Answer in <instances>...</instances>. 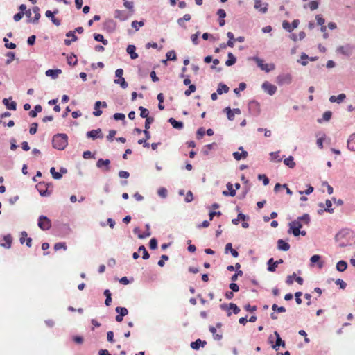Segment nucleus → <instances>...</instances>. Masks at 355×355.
<instances>
[{"label":"nucleus","mask_w":355,"mask_h":355,"mask_svg":"<svg viewBox=\"0 0 355 355\" xmlns=\"http://www.w3.org/2000/svg\"><path fill=\"white\" fill-rule=\"evenodd\" d=\"M353 237V232L348 229H343L336 234L335 239L338 243L340 248H345L352 245V239Z\"/></svg>","instance_id":"f257e3e1"},{"label":"nucleus","mask_w":355,"mask_h":355,"mask_svg":"<svg viewBox=\"0 0 355 355\" xmlns=\"http://www.w3.org/2000/svg\"><path fill=\"white\" fill-rule=\"evenodd\" d=\"M311 222V218L309 214H304L302 216H299L296 220L291 221L288 223V234H292L295 232V230H299L303 225H309Z\"/></svg>","instance_id":"f03ea898"},{"label":"nucleus","mask_w":355,"mask_h":355,"mask_svg":"<svg viewBox=\"0 0 355 355\" xmlns=\"http://www.w3.org/2000/svg\"><path fill=\"white\" fill-rule=\"evenodd\" d=\"M53 147L58 150H64L68 145V137L64 133H58L53 137Z\"/></svg>","instance_id":"7ed1b4c3"},{"label":"nucleus","mask_w":355,"mask_h":355,"mask_svg":"<svg viewBox=\"0 0 355 355\" xmlns=\"http://www.w3.org/2000/svg\"><path fill=\"white\" fill-rule=\"evenodd\" d=\"M251 60H254L257 66L263 71H265L266 72H269L271 70H273L275 69V65L273 64H264L263 60L260 59L259 58L254 56L250 58Z\"/></svg>","instance_id":"20e7f679"},{"label":"nucleus","mask_w":355,"mask_h":355,"mask_svg":"<svg viewBox=\"0 0 355 355\" xmlns=\"http://www.w3.org/2000/svg\"><path fill=\"white\" fill-rule=\"evenodd\" d=\"M37 225L42 230H48L51 227V221L48 217L42 215L38 218Z\"/></svg>","instance_id":"39448f33"},{"label":"nucleus","mask_w":355,"mask_h":355,"mask_svg":"<svg viewBox=\"0 0 355 355\" xmlns=\"http://www.w3.org/2000/svg\"><path fill=\"white\" fill-rule=\"evenodd\" d=\"M51 184H49V183H45L44 182H39L37 185H36V189L37 190L39 191L40 194L42 196H50L51 194V192L49 191L48 190V187L49 186H50Z\"/></svg>","instance_id":"423d86ee"},{"label":"nucleus","mask_w":355,"mask_h":355,"mask_svg":"<svg viewBox=\"0 0 355 355\" xmlns=\"http://www.w3.org/2000/svg\"><path fill=\"white\" fill-rule=\"evenodd\" d=\"M292 81L291 74H281L277 77V83L279 85H289Z\"/></svg>","instance_id":"0eeeda50"},{"label":"nucleus","mask_w":355,"mask_h":355,"mask_svg":"<svg viewBox=\"0 0 355 355\" xmlns=\"http://www.w3.org/2000/svg\"><path fill=\"white\" fill-rule=\"evenodd\" d=\"M262 89L270 96L275 94L277 91V87L268 81L262 84Z\"/></svg>","instance_id":"6e6552de"},{"label":"nucleus","mask_w":355,"mask_h":355,"mask_svg":"<svg viewBox=\"0 0 355 355\" xmlns=\"http://www.w3.org/2000/svg\"><path fill=\"white\" fill-rule=\"evenodd\" d=\"M145 227L146 229V232H145L143 234H140V229L139 227H136L134 228L133 230V232L135 234H138V238L140 239H145L146 237H148L151 235V232H150V225L149 224H146L145 225Z\"/></svg>","instance_id":"1a4fd4ad"},{"label":"nucleus","mask_w":355,"mask_h":355,"mask_svg":"<svg viewBox=\"0 0 355 355\" xmlns=\"http://www.w3.org/2000/svg\"><path fill=\"white\" fill-rule=\"evenodd\" d=\"M268 6L267 3H262L261 0H254V8L261 13H266L268 11Z\"/></svg>","instance_id":"9d476101"},{"label":"nucleus","mask_w":355,"mask_h":355,"mask_svg":"<svg viewBox=\"0 0 355 355\" xmlns=\"http://www.w3.org/2000/svg\"><path fill=\"white\" fill-rule=\"evenodd\" d=\"M87 137L88 138H92V139H96L97 138H103V134L102 132V130L101 128H98L96 130H92L90 131H88L87 132Z\"/></svg>","instance_id":"9b49d317"},{"label":"nucleus","mask_w":355,"mask_h":355,"mask_svg":"<svg viewBox=\"0 0 355 355\" xmlns=\"http://www.w3.org/2000/svg\"><path fill=\"white\" fill-rule=\"evenodd\" d=\"M274 334L276 337V341L274 345H272V349L277 351L279 349V347L282 346L283 347H285V342L281 338L279 334L277 331H275Z\"/></svg>","instance_id":"f8f14e48"},{"label":"nucleus","mask_w":355,"mask_h":355,"mask_svg":"<svg viewBox=\"0 0 355 355\" xmlns=\"http://www.w3.org/2000/svg\"><path fill=\"white\" fill-rule=\"evenodd\" d=\"M248 109L254 114H259V103L256 101H251L248 103Z\"/></svg>","instance_id":"ddd939ff"},{"label":"nucleus","mask_w":355,"mask_h":355,"mask_svg":"<svg viewBox=\"0 0 355 355\" xmlns=\"http://www.w3.org/2000/svg\"><path fill=\"white\" fill-rule=\"evenodd\" d=\"M239 150H241L242 152L241 153H239V152H234L233 153V157L234 158L236 159V160H241V159H245L248 155V153L247 151H245L243 150V148L242 146H240L239 148Z\"/></svg>","instance_id":"4468645a"},{"label":"nucleus","mask_w":355,"mask_h":355,"mask_svg":"<svg viewBox=\"0 0 355 355\" xmlns=\"http://www.w3.org/2000/svg\"><path fill=\"white\" fill-rule=\"evenodd\" d=\"M110 161L107 159H99L96 162V167L98 168H101L103 166H105L104 171H110Z\"/></svg>","instance_id":"2eb2a0df"},{"label":"nucleus","mask_w":355,"mask_h":355,"mask_svg":"<svg viewBox=\"0 0 355 355\" xmlns=\"http://www.w3.org/2000/svg\"><path fill=\"white\" fill-rule=\"evenodd\" d=\"M45 16L50 19L52 21V23L55 25L56 26H59L61 24V21L59 19L55 17L54 12H53L51 10H47L45 12Z\"/></svg>","instance_id":"dca6fc26"},{"label":"nucleus","mask_w":355,"mask_h":355,"mask_svg":"<svg viewBox=\"0 0 355 355\" xmlns=\"http://www.w3.org/2000/svg\"><path fill=\"white\" fill-rule=\"evenodd\" d=\"M114 17L120 21H125L128 19L129 15L125 10H116L114 11Z\"/></svg>","instance_id":"f3484780"},{"label":"nucleus","mask_w":355,"mask_h":355,"mask_svg":"<svg viewBox=\"0 0 355 355\" xmlns=\"http://www.w3.org/2000/svg\"><path fill=\"white\" fill-rule=\"evenodd\" d=\"M116 23L113 19H107L104 22V28L108 32H113L116 28Z\"/></svg>","instance_id":"a211bd4d"},{"label":"nucleus","mask_w":355,"mask_h":355,"mask_svg":"<svg viewBox=\"0 0 355 355\" xmlns=\"http://www.w3.org/2000/svg\"><path fill=\"white\" fill-rule=\"evenodd\" d=\"M33 12L35 13V17L33 19H28V22L31 23H33V24H37L41 17L40 15V8L39 7L37 6H35L33 8Z\"/></svg>","instance_id":"6ab92c4d"},{"label":"nucleus","mask_w":355,"mask_h":355,"mask_svg":"<svg viewBox=\"0 0 355 355\" xmlns=\"http://www.w3.org/2000/svg\"><path fill=\"white\" fill-rule=\"evenodd\" d=\"M136 47L132 44L127 46L126 51L130 55L131 59L135 60L138 58V54L135 52Z\"/></svg>","instance_id":"aec40b11"},{"label":"nucleus","mask_w":355,"mask_h":355,"mask_svg":"<svg viewBox=\"0 0 355 355\" xmlns=\"http://www.w3.org/2000/svg\"><path fill=\"white\" fill-rule=\"evenodd\" d=\"M277 248L279 250L288 251L290 249V245L283 239L277 241Z\"/></svg>","instance_id":"412c9836"},{"label":"nucleus","mask_w":355,"mask_h":355,"mask_svg":"<svg viewBox=\"0 0 355 355\" xmlns=\"http://www.w3.org/2000/svg\"><path fill=\"white\" fill-rule=\"evenodd\" d=\"M62 73L61 69H48L45 74L46 76L51 77L53 79L58 78V75Z\"/></svg>","instance_id":"4be33fe9"},{"label":"nucleus","mask_w":355,"mask_h":355,"mask_svg":"<svg viewBox=\"0 0 355 355\" xmlns=\"http://www.w3.org/2000/svg\"><path fill=\"white\" fill-rule=\"evenodd\" d=\"M168 121L175 129L182 130L184 127V124L182 121H178L174 118H170Z\"/></svg>","instance_id":"5701e85b"},{"label":"nucleus","mask_w":355,"mask_h":355,"mask_svg":"<svg viewBox=\"0 0 355 355\" xmlns=\"http://www.w3.org/2000/svg\"><path fill=\"white\" fill-rule=\"evenodd\" d=\"M3 240L5 241L4 243H0V245L9 249L11 247V244L12 242V238L10 234H7L3 236Z\"/></svg>","instance_id":"b1692460"},{"label":"nucleus","mask_w":355,"mask_h":355,"mask_svg":"<svg viewBox=\"0 0 355 355\" xmlns=\"http://www.w3.org/2000/svg\"><path fill=\"white\" fill-rule=\"evenodd\" d=\"M347 148L349 150L355 151V133L349 136L347 140Z\"/></svg>","instance_id":"393cba45"},{"label":"nucleus","mask_w":355,"mask_h":355,"mask_svg":"<svg viewBox=\"0 0 355 355\" xmlns=\"http://www.w3.org/2000/svg\"><path fill=\"white\" fill-rule=\"evenodd\" d=\"M3 103L6 107L7 109L10 110H16L17 109V103L15 101L9 102V99L3 98Z\"/></svg>","instance_id":"a878e982"},{"label":"nucleus","mask_w":355,"mask_h":355,"mask_svg":"<svg viewBox=\"0 0 355 355\" xmlns=\"http://www.w3.org/2000/svg\"><path fill=\"white\" fill-rule=\"evenodd\" d=\"M207 344L206 341H202L200 339H197L194 342H191V347L193 349H198L200 346L204 347Z\"/></svg>","instance_id":"bb28decb"},{"label":"nucleus","mask_w":355,"mask_h":355,"mask_svg":"<svg viewBox=\"0 0 355 355\" xmlns=\"http://www.w3.org/2000/svg\"><path fill=\"white\" fill-rule=\"evenodd\" d=\"M227 188L229 190V191H223V195L226 196H230L232 197L236 195V190L233 189V185L230 182H228L227 184Z\"/></svg>","instance_id":"cd10ccee"},{"label":"nucleus","mask_w":355,"mask_h":355,"mask_svg":"<svg viewBox=\"0 0 355 355\" xmlns=\"http://www.w3.org/2000/svg\"><path fill=\"white\" fill-rule=\"evenodd\" d=\"M337 52L343 55L349 56L351 53L350 48L349 46H340L337 48Z\"/></svg>","instance_id":"c85d7f7f"},{"label":"nucleus","mask_w":355,"mask_h":355,"mask_svg":"<svg viewBox=\"0 0 355 355\" xmlns=\"http://www.w3.org/2000/svg\"><path fill=\"white\" fill-rule=\"evenodd\" d=\"M229 92V87L224 83H220L217 89V94L220 95L223 93H227Z\"/></svg>","instance_id":"c756f323"},{"label":"nucleus","mask_w":355,"mask_h":355,"mask_svg":"<svg viewBox=\"0 0 355 355\" xmlns=\"http://www.w3.org/2000/svg\"><path fill=\"white\" fill-rule=\"evenodd\" d=\"M228 59L225 62V64L228 67L232 66L236 62V57L232 53H228L227 54Z\"/></svg>","instance_id":"7c9ffc66"},{"label":"nucleus","mask_w":355,"mask_h":355,"mask_svg":"<svg viewBox=\"0 0 355 355\" xmlns=\"http://www.w3.org/2000/svg\"><path fill=\"white\" fill-rule=\"evenodd\" d=\"M347 268V263L345 261H339L336 264V270L339 272H344Z\"/></svg>","instance_id":"2f4dec72"},{"label":"nucleus","mask_w":355,"mask_h":355,"mask_svg":"<svg viewBox=\"0 0 355 355\" xmlns=\"http://www.w3.org/2000/svg\"><path fill=\"white\" fill-rule=\"evenodd\" d=\"M284 164L291 168H293L295 166V162L293 156H289L284 160Z\"/></svg>","instance_id":"473e14b6"},{"label":"nucleus","mask_w":355,"mask_h":355,"mask_svg":"<svg viewBox=\"0 0 355 355\" xmlns=\"http://www.w3.org/2000/svg\"><path fill=\"white\" fill-rule=\"evenodd\" d=\"M103 294L106 297L105 304L108 306L112 302V293L109 289H105L103 292Z\"/></svg>","instance_id":"72a5a7b5"},{"label":"nucleus","mask_w":355,"mask_h":355,"mask_svg":"<svg viewBox=\"0 0 355 355\" xmlns=\"http://www.w3.org/2000/svg\"><path fill=\"white\" fill-rule=\"evenodd\" d=\"M42 107L40 105H37L34 107V110H31L29 112V116L32 118H35L37 116V113L42 112Z\"/></svg>","instance_id":"f704fd0d"},{"label":"nucleus","mask_w":355,"mask_h":355,"mask_svg":"<svg viewBox=\"0 0 355 355\" xmlns=\"http://www.w3.org/2000/svg\"><path fill=\"white\" fill-rule=\"evenodd\" d=\"M332 113L331 111H326L322 115V119H318V122L321 123L322 121H328L331 119Z\"/></svg>","instance_id":"c9c22d12"},{"label":"nucleus","mask_w":355,"mask_h":355,"mask_svg":"<svg viewBox=\"0 0 355 355\" xmlns=\"http://www.w3.org/2000/svg\"><path fill=\"white\" fill-rule=\"evenodd\" d=\"M268 267V270L270 272H275L277 268V264L275 263V261H274L273 258H270L267 263Z\"/></svg>","instance_id":"e433bc0d"},{"label":"nucleus","mask_w":355,"mask_h":355,"mask_svg":"<svg viewBox=\"0 0 355 355\" xmlns=\"http://www.w3.org/2000/svg\"><path fill=\"white\" fill-rule=\"evenodd\" d=\"M101 105V101H96L94 104V111L93 112V114L96 116H99L102 114V111L100 110V107Z\"/></svg>","instance_id":"4c0bfd02"},{"label":"nucleus","mask_w":355,"mask_h":355,"mask_svg":"<svg viewBox=\"0 0 355 355\" xmlns=\"http://www.w3.org/2000/svg\"><path fill=\"white\" fill-rule=\"evenodd\" d=\"M279 154V151L271 152L270 153V155L271 157L270 161H272V162H282V158L280 157Z\"/></svg>","instance_id":"58836bf2"},{"label":"nucleus","mask_w":355,"mask_h":355,"mask_svg":"<svg viewBox=\"0 0 355 355\" xmlns=\"http://www.w3.org/2000/svg\"><path fill=\"white\" fill-rule=\"evenodd\" d=\"M320 259H321V257L320 255L315 254V255H313L311 257L310 261H311V262L312 263H315L318 262V267H319V268H322L323 267V262H319Z\"/></svg>","instance_id":"ea45409f"},{"label":"nucleus","mask_w":355,"mask_h":355,"mask_svg":"<svg viewBox=\"0 0 355 355\" xmlns=\"http://www.w3.org/2000/svg\"><path fill=\"white\" fill-rule=\"evenodd\" d=\"M94 38L97 42H101L104 45H107L108 44V41L104 39L103 35L99 33H94Z\"/></svg>","instance_id":"a19ab883"},{"label":"nucleus","mask_w":355,"mask_h":355,"mask_svg":"<svg viewBox=\"0 0 355 355\" xmlns=\"http://www.w3.org/2000/svg\"><path fill=\"white\" fill-rule=\"evenodd\" d=\"M114 83L115 84H119L120 86L123 88V89H125L128 87V83L125 81V78L123 77V78H118V79H115L114 80Z\"/></svg>","instance_id":"79ce46f5"},{"label":"nucleus","mask_w":355,"mask_h":355,"mask_svg":"<svg viewBox=\"0 0 355 355\" xmlns=\"http://www.w3.org/2000/svg\"><path fill=\"white\" fill-rule=\"evenodd\" d=\"M115 311L119 315L124 317L128 314V311L125 307L117 306Z\"/></svg>","instance_id":"37998d69"},{"label":"nucleus","mask_w":355,"mask_h":355,"mask_svg":"<svg viewBox=\"0 0 355 355\" xmlns=\"http://www.w3.org/2000/svg\"><path fill=\"white\" fill-rule=\"evenodd\" d=\"M224 112H226L227 117L230 121H233L234 119V112L231 110L230 107H227L223 110Z\"/></svg>","instance_id":"c03bdc74"},{"label":"nucleus","mask_w":355,"mask_h":355,"mask_svg":"<svg viewBox=\"0 0 355 355\" xmlns=\"http://www.w3.org/2000/svg\"><path fill=\"white\" fill-rule=\"evenodd\" d=\"M144 25V21H133L131 24V26L133 28H135V31H137L139 30L140 27H142Z\"/></svg>","instance_id":"a18cd8bd"},{"label":"nucleus","mask_w":355,"mask_h":355,"mask_svg":"<svg viewBox=\"0 0 355 355\" xmlns=\"http://www.w3.org/2000/svg\"><path fill=\"white\" fill-rule=\"evenodd\" d=\"M227 36L229 38V40L227 42V45L230 47H233L234 42L236 41L234 37V34L232 32H228L227 33Z\"/></svg>","instance_id":"49530a36"},{"label":"nucleus","mask_w":355,"mask_h":355,"mask_svg":"<svg viewBox=\"0 0 355 355\" xmlns=\"http://www.w3.org/2000/svg\"><path fill=\"white\" fill-rule=\"evenodd\" d=\"M138 251L139 252H142V253H143L142 258L144 260H146V259H149L150 254H149V253L148 252V251L146 250V248L144 245L139 246V248H138Z\"/></svg>","instance_id":"de8ad7c7"},{"label":"nucleus","mask_w":355,"mask_h":355,"mask_svg":"<svg viewBox=\"0 0 355 355\" xmlns=\"http://www.w3.org/2000/svg\"><path fill=\"white\" fill-rule=\"evenodd\" d=\"M216 145V144L214 142L210 144L205 145L202 150V153L205 155H207L209 154V150L213 149L214 146Z\"/></svg>","instance_id":"09e8293b"},{"label":"nucleus","mask_w":355,"mask_h":355,"mask_svg":"<svg viewBox=\"0 0 355 355\" xmlns=\"http://www.w3.org/2000/svg\"><path fill=\"white\" fill-rule=\"evenodd\" d=\"M139 110H140V116L141 118H149L150 116H148L149 115V111L148 109L146 108H144V107L142 106H140L139 107Z\"/></svg>","instance_id":"8fccbe9b"},{"label":"nucleus","mask_w":355,"mask_h":355,"mask_svg":"<svg viewBox=\"0 0 355 355\" xmlns=\"http://www.w3.org/2000/svg\"><path fill=\"white\" fill-rule=\"evenodd\" d=\"M166 56L168 60L175 61L177 60L176 53L174 50H171L167 52Z\"/></svg>","instance_id":"3c124183"},{"label":"nucleus","mask_w":355,"mask_h":355,"mask_svg":"<svg viewBox=\"0 0 355 355\" xmlns=\"http://www.w3.org/2000/svg\"><path fill=\"white\" fill-rule=\"evenodd\" d=\"M50 173H51L53 178L55 180H60L62 177V175L60 173L55 171V169L54 167L51 168Z\"/></svg>","instance_id":"603ef678"},{"label":"nucleus","mask_w":355,"mask_h":355,"mask_svg":"<svg viewBox=\"0 0 355 355\" xmlns=\"http://www.w3.org/2000/svg\"><path fill=\"white\" fill-rule=\"evenodd\" d=\"M67 63L69 65H76L77 64V59L74 54H71L70 56L67 57Z\"/></svg>","instance_id":"864d4df0"},{"label":"nucleus","mask_w":355,"mask_h":355,"mask_svg":"<svg viewBox=\"0 0 355 355\" xmlns=\"http://www.w3.org/2000/svg\"><path fill=\"white\" fill-rule=\"evenodd\" d=\"M246 88V84L245 83H240L238 88H235L234 89V92L239 96L240 94V91H243Z\"/></svg>","instance_id":"5fc2aeb1"},{"label":"nucleus","mask_w":355,"mask_h":355,"mask_svg":"<svg viewBox=\"0 0 355 355\" xmlns=\"http://www.w3.org/2000/svg\"><path fill=\"white\" fill-rule=\"evenodd\" d=\"M196 89V87L195 85L192 84L189 85V88L184 92V95L187 96H190L192 93H193Z\"/></svg>","instance_id":"6e6d98bb"},{"label":"nucleus","mask_w":355,"mask_h":355,"mask_svg":"<svg viewBox=\"0 0 355 355\" xmlns=\"http://www.w3.org/2000/svg\"><path fill=\"white\" fill-rule=\"evenodd\" d=\"M6 56L8 57V58L6 61V64H10L15 59V53L14 52H8L6 54Z\"/></svg>","instance_id":"4d7b16f0"},{"label":"nucleus","mask_w":355,"mask_h":355,"mask_svg":"<svg viewBox=\"0 0 355 355\" xmlns=\"http://www.w3.org/2000/svg\"><path fill=\"white\" fill-rule=\"evenodd\" d=\"M326 208L324 209V211L329 213H333L334 209L331 208L332 202L330 200H327L325 202Z\"/></svg>","instance_id":"13d9d810"},{"label":"nucleus","mask_w":355,"mask_h":355,"mask_svg":"<svg viewBox=\"0 0 355 355\" xmlns=\"http://www.w3.org/2000/svg\"><path fill=\"white\" fill-rule=\"evenodd\" d=\"M3 42H5V46L7 49H14L16 48V44L12 42H9L8 39H7L6 37L3 38Z\"/></svg>","instance_id":"bf43d9fd"},{"label":"nucleus","mask_w":355,"mask_h":355,"mask_svg":"<svg viewBox=\"0 0 355 355\" xmlns=\"http://www.w3.org/2000/svg\"><path fill=\"white\" fill-rule=\"evenodd\" d=\"M229 309H232L234 314H238L241 311L240 308L236 304L234 303L229 304Z\"/></svg>","instance_id":"052dcab7"},{"label":"nucleus","mask_w":355,"mask_h":355,"mask_svg":"<svg viewBox=\"0 0 355 355\" xmlns=\"http://www.w3.org/2000/svg\"><path fill=\"white\" fill-rule=\"evenodd\" d=\"M157 193L161 198H165L167 196V190L164 187H161L158 189Z\"/></svg>","instance_id":"680f3d73"},{"label":"nucleus","mask_w":355,"mask_h":355,"mask_svg":"<svg viewBox=\"0 0 355 355\" xmlns=\"http://www.w3.org/2000/svg\"><path fill=\"white\" fill-rule=\"evenodd\" d=\"M272 309L278 313H284L286 311V309L284 306H278L276 304H272Z\"/></svg>","instance_id":"e2e57ef3"},{"label":"nucleus","mask_w":355,"mask_h":355,"mask_svg":"<svg viewBox=\"0 0 355 355\" xmlns=\"http://www.w3.org/2000/svg\"><path fill=\"white\" fill-rule=\"evenodd\" d=\"M149 247L151 250H155L157 248V241L155 238H152L150 240Z\"/></svg>","instance_id":"0e129e2a"},{"label":"nucleus","mask_w":355,"mask_h":355,"mask_svg":"<svg viewBox=\"0 0 355 355\" xmlns=\"http://www.w3.org/2000/svg\"><path fill=\"white\" fill-rule=\"evenodd\" d=\"M63 248L64 250H66L67 249V245H66V243H56L55 245H54V250L55 251H58L60 249Z\"/></svg>","instance_id":"69168bd1"},{"label":"nucleus","mask_w":355,"mask_h":355,"mask_svg":"<svg viewBox=\"0 0 355 355\" xmlns=\"http://www.w3.org/2000/svg\"><path fill=\"white\" fill-rule=\"evenodd\" d=\"M258 179L259 180H263V183L265 186L268 185L269 184V179L268 178L264 175V174H259L258 175Z\"/></svg>","instance_id":"338daca9"},{"label":"nucleus","mask_w":355,"mask_h":355,"mask_svg":"<svg viewBox=\"0 0 355 355\" xmlns=\"http://www.w3.org/2000/svg\"><path fill=\"white\" fill-rule=\"evenodd\" d=\"M283 28L288 32H291L293 28L291 27V24L288 21H284L282 23Z\"/></svg>","instance_id":"774afa93"}]
</instances>
